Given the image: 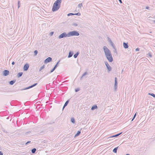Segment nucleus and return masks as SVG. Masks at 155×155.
Here are the masks:
<instances>
[{
  "instance_id": "1",
  "label": "nucleus",
  "mask_w": 155,
  "mask_h": 155,
  "mask_svg": "<svg viewBox=\"0 0 155 155\" xmlns=\"http://www.w3.org/2000/svg\"><path fill=\"white\" fill-rule=\"evenodd\" d=\"M61 0H57L54 3L52 8V11L55 12L58 10L61 7Z\"/></svg>"
},
{
  "instance_id": "2",
  "label": "nucleus",
  "mask_w": 155,
  "mask_h": 155,
  "mask_svg": "<svg viewBox=\"0 0 155 155\" xmlns=\"http://www.w3.org/2000/svg\"><path fill=\"white\" fill-rule=\"evenodd\" d=\"M79 33L77 31H73L68 33V37L73 36H78L79 35Z\"/></svg>"
},
{
  "instance_id": "3",
  "label": "nucleus",
  "mask_w": 155,
  "mask_h": 155,
  "mask_svg": "<svg viewBox=\"0 0 155 155\" xmlns=\"http://www.w3.org/2000/svg\"><path fill=\"white\" fill-rule=\"evenodd\" d=\"M103 49L105 56L111 54V52L106 46H104Z\"/></svg>"
},
{
  "instance_id": "4",
  "label": "nucleus",
  "mask_w": 155,
  "mask_h": 155,
  "mask_svg": "<svg viewBox=\"0 0 155 155\" xmlns=\"http://www.w3.org/2000/svg\"><path fill=\"white\" fill-rule=\"evenodd\" d=\"M68 37V33L67 34L66 32H64L58 36V38L61 39L64 37Z\"/></svg>"
},
{
  "instance_id": "5",
  "label": "nucleus",
  "mask_w": 155,
  "mask_h": 155,
  "mask_svg": "<svg viewBox=\"0 0 155 155\" xmlns=\"http://www.w3.org/2000/svg\"><path fill=\"white\" fill-rule=\"evenodd\" d=\"M104 63L107 69V72H109L111 70V67L109 65L107 61H105Z\"/></svg>"
},
{
  "instance_id": "6",
  "label": "nucleus",
  "mask_w": 155,
  "mask_h": 155,
  "mask_svg": "<svg viewBox=\"0 0 155 155\" xmlns=\"http://www.w3.org/2000/svg\"><path fill=\"white\" fill-rule=\"evenodd\" d=\"M106 57L108 60L110 62H111L113 61V58L111 54L109 55L106 56Z\"/></svg>"
},
{
  "instance_id": "7",
  "label": "nucleus",
  "mask_w": 155,
  "mask_h": 155,
  "mask_svg": "<svg viewBox=\"0 0 155 155\" xmlns=\"http://www.w3.org/2000/svg\"><path fill=\"white\" fill-rule=\"evenodd\" d=\"M117 79L116 77L115 78V80H114V90L116 91L117 89Z\"/></svg>"
},
{
  "instance_id": "8",
  "label": "nucleus",
  "mask_w": 155,
  "mask_h": 155,
  "mask_svg": "<svg viewBox=\"0 0 155 155\" xmlns=\"http://www.w3.org/2000/svg\"><path fill=\"white\" fill-rule=\"evenodd\" d=\"M108 40L109 42L110 43V44L112 46L113 48L115 49V50L116 51V49L115 48V46L114 45V43H113V42L110 39L109 37L108 38Z\"/></svg>"
},
{
  "instance_id": "9",
  "label": "nucleus",
  "mask_w": 155,
  "mask_h": 155,
  "mask_svg": "<svg viewBox=\"0 0 155 155\" xmlns=\"http://www.w3.org/2000/svg\"><path fill=\"white\" fill-rule=\"evenodd\" d=\"M37 84H38L37 83H35L30 86H29L28 87L25 88H24V89H21V90H27V89H28L31 88L32 87H33L34 86H36Z\"/></svg>"
},
{
  "instance_id": "10",
  "label": "nucleus",
  "mask_w": 155,
  "mask_h": 155,
  "mask_svg": "<svg viewBox=\"0 0 155 155\" xmlns=\"http://www.w3.org/2000/svg\"><path fill=\"white\" fill-rule=\"evenodd\" d=\"M52 59L51 58L49 57L46 58L44 61V63L45 64L48 63L52 61Z\"/></svg>"
},
{
  "instance_id": "11",
  "label": "nucleus",
  "mask_w": 155,
  "mask_h": 155,
  "mask_svg": "<svg viewBox=\"0 0 155 155\" xmlns=\"http://www.w3.org/2000/svg\"><path fill=\"white\" fill-rule=\"evenodd\" d=\"M29 65L27 63L25 64L24 66L23 69L24 71H27L28 69Z\"/></svg>"
},
{
  "instance_id": "12",
  "label": "nucleus",
  "mask_w": 155,
  "mask_h": 155,
  "mask_svg": "<svg viewBox=\"0 0 155 155\" xmlns=\"http://www.w3.org/2000/svg\"><path fill=\"white\" fill-rule=\"evenodd\" d=\"M9 72L7 70H5L3 71V75L4 76H6L8 75L9 74Z\"/></svg>"
},
{
  "instance_id": "13",
  "label": "nucleus",
  "mask_w": 155,
  "mask_h": 155,
  "mask_svg": "<svg viewBox=\"0 0 155 155\" xmlns=\"http://www.w3.org/2000/svg\"><path fill=\"white\" fill-rule=\"evenodd\" d=\"M122 133L121 132V133H120L116 134V135H113V136H110V137H108V138H110L114 137H117L119 136Z\"/></svg>"
},
{
  "instance_id": "14",
  "label": "nucleus",
  "mask_w": 155,
  "mask_h": 155,
  "mask_svg": "<svg viewBox=\"0 0 155 155\" xmlns=\"http://www.w3.org/2000/svg\"><path fill=\"white\" fill-rule=\"evenodd\" d=\"M123 46L124 48H125L127 49L128 48V45L127 43H126L125 42H124L123 43Z\"/></svg>"
},
{
  "instance_id": "15",
  "label": "nucleus",
  "mask_w": 155,
  "mask_h": 155,
  "mask_svg": "<svg viewBox=\"0 0 155 155\" xmlns=\"http://www.w3.org/2000/svg\"><path fill=\"white\" fill-rule=\"evenodd\" d=\"M73 54V52L71 51H70L69 52L68 55V58H70L71 57Z\"/></svg>"
},
{
  "instance_id": "16",
  "label": "nucleus",
  "mask_w": 155,
  "mask_h": 155,
  "mask_svg": "<svg viewBox=\"0 0 155 155\" xmlns=\"http://www.w3.org/2000/svg\"><path fill=\"white\" fill-rule=\"evenodd\" d=\"M69 100H68L65 102L63 107V110L64 109L65 107L69 103Z\"/></svg>"
},
{
  "instance_id": "17",
  "label": "nucleus",
  "mask_w": 155,
  "mask_h": 155,
  "mask_svg": "<svg viewBox=\"0 0 155 155\" xmlns=\"http://www.w3.org/2000/svg\"><path fill=\"white\" fill-rule=\"evenodd\" d=\"M119 147H116L113 150V152L114 153H117V149Z\"/></svg>"
},
{
  "instance_id": "18",
  "label": "nucleus",
  "mask_w": 155,
  "mask_h": 155,
  "mask_svg": "<svg viewBox=\"0 0 155 155\" xmlns=\"http://www.w3.org/2000/svg\"><path fill=\"white\" fill-rule=\"evenodd\" d=\"M15 81H16L15 80H13L9 82V84L10 85H13L15 83Z\"/></svg>"
},
{
  "instance_id": "19",
  "label": "nucleus",
  "mask_w": 155,
  "mask_h": 155,
  "mask_svg": "<svg viewBox=\"0 0 155 155\" xmlns=\"http://www.w3.org/2000/svg\"><path fill=\"white\" fill-rule=\"evenodd\" d=\"M97 107L96 105H93L91 108V110H94L97 108Z\"/></svg>"
},
{
  "instance_id": "20",
  "label": "nucleus",
  "mask_w": 155,
  "mask_h": 155,
  "mask_svg": "<svg viewBox=\"0 0 155 155\" xmlns=\"http://www.w3.org/2000/svg\"><path fill=\"white\" fill-rule=\"evenodd\" d=\"M23 74V73L22 72H19L18 73L17 76V77L19 78Z\"/></svg>"
},
{
  "instance_id": "21",
  "label": "nucleus",
  "mask_w": 155,
  "mask_h": 155,
  "mask_svg": "<svg viewBox=\"0 0 155 155\" xmlns=\"http://www.w3.org/2000/svg\"><path fill=\"white\" fill-rule=\"evenodd\" d=\"M81 133V131H78L77 134L75 135V137H77L79 136Z\"/></svg>"
},
{
  "instance_id": "22",
  "label": "nucleus",
  "mask_w": 155,
  "mask_h": 155,
  "mask_svg": "<svg viewBox=\"0 0 155 155\" xmlns=\"http://www.w3.org/2000/svg\"><path fill=\"white\" fill-rule=\"evenodd\" d=\"M71 121L72 123L73 124H74L75 123V119L73 117H72L71 118Z\"/></svg>"
},
{
  "instance_id": "23",
  "label": "nucleus",
  "mask_w": 155,
  "mask_h": 155,
  "mask_svg": "<svg viewBox=\"0 0 155 155\" xmlns=\"http://www.w3.org/2000/svg\"><path fill=\"white\" fill-rule=\"evenodd\" d=\"M36 150V148H33L31 150V153H35Z\"/></svg>"
},
{
  "instance_id": "24",
  "label": "nucleus",
  "mask_w": 155,
  "mask_h": 155,
  "mask_svg": "<svg viewBox=\"0 0 155 155\" xmlns=\"http://www.w3.org/2000/svg\"><path fill=\"white\" fill-rule=\"evenodd\" d=\"M79 54V53L78 52H77L76 54H75L74 55V58H77L78 56V55Z\"/></svg>"
},
{
  "instance_id": "25",
  "label": "nucleus",
  "mask_w": 155,
  "mask_h": 155,
  "mask_svg": "<svg viewBox=\"0 0 155 155\" xmlns=\"http://www.w3.org/2000/svg\"><path fill=\"white\" fill-rule=\"evenodd\" d=\"M45 68V65H43L41 67L39 68V71H41L42 69Z\"/></svg>"
},
{
  "instance_id": "26",
  "label": "nucleus",
  "mask_w": 155,
  "mask_h": 155,
  "mask_svg": "<svg viewBox=\"0 0 155 155\" xmlns=\"http://www.w3.org/2000/svg\"><path fill=\"white\" fill-rule=\"evenodd\" d=\"M60 61H59L57 63V64H56V65L54 66V68H56L58 66V64L59 63V62Z\"/></svg>"
},
{
  "instance_id": "27",
  "label": "nucleus",
  "mask_w": 155,
  "mask_h": 155,
  "mask_svg": "<svg viewBox=\"0 0 155 155\" xmlns=\"http://www.w3.org/2000/svg\"><path fill=\"white\" fill-rule=\"evenodd\" d=\"M148 94L149 95H151V96H153L154 97H155V94L153 93L151 94L150 93H149Z\"/></svg>"
},
{
  "instance_id": "28",
  "label": "nucleus",
  "mask_w": 155,
  "mask_h": 155,
  "mask_svg": "<svg viewBox=\"0 0 155 155\" xmlns=\"http://www.w3.org/2000/svg\"><path fill=\"white\" fill-rule=\"evenodd\" d=\"M38 53V51L37 50H36L35 51H34V53L35 56Z\"/></svg>"
},
{
  "instance_id": "29",
  "label": "nucleus",
  "mask_w": 155,
  "mask_h": 155,
  "mask_svg": "<svg viewBox=\"0 0 155 155\" xmlns=\"http://www.w3.org/2000/svg\"><path fill=\"white\" fill-rule=\"evenodd\" d=\"M81 14L80 12H78L74 14V15H77L78 16H80L81 15Z\"/></svg>"
},
{
  "instance_id": "30",
  "label": "nucleus",
  "mask_w": 155,
  "mask_h": 155,
  "mask_svg": "<svg viewBox=\"0 0 155 155\" xmlns=\"http://www.w3.org/2000/svg\"><path fill=\"white\" fill-rule=\"evenodd\" d=\"M74 15V14L72 13H69L68 14V16H69L70 15Z\"/></svg>"
},
{
  "instance_id": "31",
  "label": "nucleus",
  "mask_w": 155,
  "mask_h": 155,
  "mask_svg": "<svg viewBox=\"0 0 155 155\" xmlns=\"http://www.w3.org/2000/svg\"><path fill=\"white\" fill-rule=\"evenodd\" d=\"M87 74V72H84L82 75V77H84Z\"/></svg>"
},
{
  "instance_id": "32",
  "label": "nucleus",
  "mask_w": 155,
  "mask_h": 155,
  "mask_svg": "<svg viewBox=\"0 0 155 155\" xmlns=\"http://www.w3.org/2000/svg\"><path fill=\"white\" fill-rule=\"evenodd\" d=\"M136 116V113H135L134 114V115L133 117V119H132V120H131V121H132L134 120V119L135 118Z\"/></svg>"
},
{
  "instance_id": "33",
  "label": "nucleus",
  "mask_w": 155,
  "mask_h": 155,
  "mask_svg": "<svg viewBox=\"0 0 155 155\" xmlns=\"http://www.w3.org/2000/svg\"><path fill=\"white\" fill-rule=\"evenodd\" d=\"M82 6V5L81 3L80 4L78 5V7H79L80 8H81Z\"/></svg>"
},
{
  "instance_id": "34",
  "label": "nucleus",
  "mask_w": 155,
  "mask_h": 155,
  "mask_svg": "<svg viewBox=\"0 0 155 155\" xmlns=\"http://www.w3.org/2000/svg\"><path fill=\"white\" fill-rule=\"evenodd\" d=\"M55 69V68L54 67V68L52 69H51V71H50V73H52V72H53V71Z\"/></svg>"
},
{
  "instance_id": "35",
  "label": "nucleus",
  "mask_w": 155,
  "mask_h": 155,
  "mask_svg": "<svg viewBox=\"0 0 155 155\" xmlns=\"http://www.w3.org/2000/svg\"><path fill=\"white\" fill-rule=\"evenodd\" d=\"M20 6V2L19 1L18 2V8H19V7Z\"/></svg>"
},
{
  "instance_id": "36",
  "label": "nucleus",
  "mask_w": 155,
  "mask_h": 155,
  "mask_svg": "<svg viewBox=\"0 0 155 155\" xmlns=\"http://www.w3.org/2000/svg\"><path fill=\"white\" fill-rule=\"evenodd\" d=\"M72 25L73 26H77L78 25V24L76 23H74L72 24Z\"/></svg>"
},
{
  "instance_id": "37",
  "label": "nucleus",
  "mask_w": 155,
  "mask_h": 155,
  "mask_svg": "<svg viewBox=\"0 0 155 155\" xmlns=\"http://www.w3.org/2000/svg\"><path fill=\"white\" fill-rule=\"evenodd\" d=\"M80 90V89L79 88H77V89H75V91L76 92H78Z\"/></svg>"
},
{
  "instance_id": "38",
  "label": "nucleus",
  "mask_w": 155,
  "mask_h": 155,
  "mask_svg": "<svg viewBox=\"0 0 155 155\" xmlns=\"http://www.w3.org/2000/svg\"><path fill=\"white\" fill-rule=\"evenodd\" d=\"M54 34V32L53 31H51V32L50 33V35L51 36H52Z\"/></svg>"
},
{
  "instance_id": "39",
  "label": "nucleus",
  "mask_w": 155,
  "mask_h": 155,
  "mask_svg": "<svg viewBox=\"0 0 155 155\" xmlns=\"http://www.w3.org/2000/svg\"><path fill=\"white\" fill-rule=\"evenodd\" d=\"M30 133H31L30 132H27L25 133V134L27 135H28V134H29Z\"/></svg>"
},
{
  "instance_id": "40",
  "label": "nucleus",
  "mask_w": 155,
  "mask_h": 155,
  "mask_svg": "<svg viewBox=\"0 0 155 155\" xmlns=\"http://www.w3.org/2000/svg\"><path fill=\"white\" fill-rule=\"evenodd\" d=\"M147 55L150 57H152V55H151V54L150 53H149L148 54H147Z\"/></svg>"
},
{
  "instance_id": "41",
  "label": "nucleus",
  "mask_w": 155,
  "mask_h": 155,
  "mask_svg": "<svg viewBox=\"0 0 155 155\" xmlns=\"http://www.w3.org/2000/svg\"><path fill=\"white\" fill-rule=\"evenodd\" d=\"M140 50V49L139 48H137L136 49H135V51H139Z\"/></svg>"
},
{
  "instance_id": "42",
  "label": "nucleus",
  "mask_w": 155,
  "mask_h": 155,
  "mask_svg": "<svg viewBox=\"0 0 155 155\" xmlns=\"http://www.w3.org/2000/svg\"><path fill=\"white\" fill-rule=\"evenodd\" d=\"M3 153L2 151H0V155H3Z\"/></svg>"
},
{
  "instance_id": "43",
  "label": "nucleus",
  "mask_w": 155,
  "mask_h": 155,
  "mask_svg": "<svg viewBox=\"0 0 155 155\" xmlns=\"http://www.w3.org/2000/svg\"><path fill=\"white\" fill-rule=\"evenodd\" d=\"M12 64L13 65H14L15 64V62L14 61H13L12 62Z\"/></svg>"
},
{
  "instance_id": "44",
  "label": "nucleus",
  "mask_w": 155,
  "mask_h": 155,
  "mask_svg": "<svg viewBox=\"0 0 155 155\" xmlns=\"http://www.w3.org/2000/svg\"><path fill=\"white\" fill-rule=\"evenodd\" d=\"M30 142H31V141H28L27 143H26V144H28V143H29Z\"/></svg>"
},
{
  "instance_id": "45",
  "label": "nucleus",
  "mask_w": 155,
  "mask_h": 155,
  "mask_svg": "<svg viewBox=\"0 0 155 155\" xmlns=\"http://www.w3.org/2000/svg\"><path fill=\"white\" fill-rule=\"evenodd\" d=\"M83 77H82V76L81 78H80V80H81L82 79V78H83Z\"/></svg>"
},
{
  "instance_id": "46",
  "label": "nucleus",
  "mask_w": 155,
  "mask_h": 155,
  "mask_svg": "<svg viewBox=\"0 0 155 155\" xmlns=\"http://www.w3.org/2000/svg\"><path fill=\"white\" fill-rule=\"evenodd\" d=\"M146 9H149V7L147 6V7H146Z\"/></svg>"
},
{
  "instance_id": "47",
  "label": "nucleus",
  "mask_w": 155,
  "mask_h": 155,
  "mask_svg": "<svg viewBox=\"0 0 155 155\" xmlns=\"http://www.w3.org/2000/svg\"><path fill=\"white\" fill-rule=\"evenodd\" d=\"M119 0V1L120 2V3H122V2L121 0Z\"/></svg>"
},
{
  "instance_id": "48",
  "label": "nucleus",
  "mask_w": 155,
  "mask_h": 155,
  "mask_svg": "<svg viewBox=\"0 0 155 155\" xmlns=\"http://www.w3.org/2000/svg\"><path fill=\"white\" fill-rule=\"evenodd\" d=\"M114 50H115V49H114ZM114 52H116V53H117V51H116V50L115 51V50H114Z\"/></svg>"
},
{
  "instance_id": "49",
  "label": "nucleus",
  "mask_w": 155,
  "mask_h": 155,
  "mask_svg": "<svg viewBox=\"0 0 155 155\" xmlns=\"http://www.w3.org/2000/svg\"><path fill=\"white\" fill-rule=\"evenodd\" d=\"M153 22L155 24V20L153 21Z\"/></svg>"
},
{
  "instance_id": "50",
  "label": "nucleus",
  "mask_w": 155,
  "mask_h": 155,
  "mask_svg": "<svg viewBox=\"0 0 155 155\" xmlns=\"http://www.w3.org/2000/svg\"><path fill=\"white\" fill-rule=\"evenodd\" d=\"M126 155H130L129 154H127Z\"/></svg>"
},
{
  "instance_id": "51",
  "label": "nucleus",
  "mask_w": 155,
  "mask_h": 155,
  "mask_svg": "<svg viewBox=\"0 0 155 155\" xmlns=\"http://www.w3.org/2000/svg\"><path fill=\"white\" fill-rule=\"evenodd\" d=\"M1 150V148L0 147V150Z\"/></svg>"
}]
</instances>
